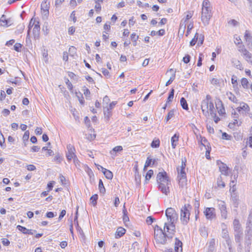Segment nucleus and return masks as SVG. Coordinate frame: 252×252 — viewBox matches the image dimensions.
Segmentation results:
<instances>
[{"instance_id":"1","label":"nucleus","mask_w":252,"mask_h":252,"mask_svg":"<svg viewBox=\"0 0 252 252\" xmlns=\"http://www.w3.org/2000/svg\"><path fill=\"white\" fill-rule=\"evenodd\" d=\"M168 222L164 223V231H169V230L174 231L175 229V223L178 219V215L172 208H168L165 211Z\"/></svg>"},{"instance_id":"2","label":"nucleus","mask_w":252,"mask_h":252,"mask_svg":"<svg viewBox=\"0 0 252 252\" xmlns=\"http://www.w3.org/2000/svg\"><path fill=\"white\" fill-rule=\"evenodd\" d=\"M191 206L189 204H186L182 207L180 211V220L183 225H187L189 220Z\"/></svg>"},{"instance_id":"3","label":"nucleus","mask_w":252,"mask_h":252,"mask_svg":"<svg viewBox=\"0 0 252 252\" xmlns=\"http://www.w3.org/2000/svg\"><path fill=\"white\" fill-rule=\"evenodd\" d=\"M186 159H185V160L182 159V165L180 168H178V179L179 181V185L180 187L183 188L185 185H186V183L187 181L186 173L185 172V167H186Z\"/></svg>"},{"instance_id":"4","label":"nucleus","mask_w":252,"mask_h":252,"mask_svg":"<svg viewBox=\"0 0 252 252\" xmlns=\"http://www.w3.org/2000/svg\"><path fill=\"white\" fill-rule=\"evenodd\" d=\"M211 99V96L208 94L206 95V98L203 99L201 102V110L203 115L206 117L209 116V106Z\"/></svg>"},{"instance_id":"5","label":"nucleus","mask_w":252,"mask_h":252,"mask_svg":"<svg viewBox=\"0 0 252 252\" xmlns=\"http://www.w3.org/2000/svg\"><path fill=\"white\" fill-rule=\"evenodd\" d=\"M212 17V13L210 9L202 8L201 21L204 26L208 25L209 20Z\"/></svg>"},{"instance_id":"6","label":"nucleus","mask_w":252,"mask_h":252,"mask_svg":"<svg viewBox=\"0 0 252 252\" xmlns=\"http://www.w3.org/2000/svg\"><path fill=\"white\" fill-rule=\"evenodd\" d=\"M163 230H160L159 233H154V238L157 243L162 245H165L166 243L167 239H166V234Z\"/></svg>"},{"instance_id":"7","label":"nucleus","mask_w":252,"mask_h":252,"mask_svg":"<svg viewBox=\"0 0 252 252\" xmlns=\"http://www.w3.org/2000/svg\"><path fill=\"white\" fill-rule=\"evenodd\" d=\"M218 205L220 212L221 218L226 220L227 218V211L225 202L222 200H218Z\"/></svg>"},{"instance_id":"8","label":"nucleus","mask_w":252,"mask_h":252,"mask_svg":"<svg viewBox=\"0 0 252 252\" xmlns=\"http://www.w3.org/2000/svg\"><path fill=\"white\" fill-rule=\"evenodd\" d=\"M158 183H162L166 184H170V181L169 177L167 176V173L164 171L159 172L157 177Z\"/></svg>"},{"instance_id":"9","label":"nucleus","mask_w":252,"mask_h":252,"mask_svg":"<svg viewBox=\"0 0 252 252\" xmlns=\"http://www.w3.org/2000/svg\"><path fill=\"white\" fill-rule=\"evenodd\" d=\"M221 236L225 240V242L228 246L229 252H232V241L230 238L227 229H223V230H222Z\"/></svg>"},{"instance_id":"10","label":"nucleus","mask_w":252,"mask_h":252,"mask_svg":"<svg viewBox=\"0 0 252 252\" xmlns=\"http://www.w3.org/2000/svg\"><path fill=\"white\" fill-rule=\"evenodd\" d=\"M67 152L66 154V157L68 161L73 159L75 161L76 156L75 155V149L74 147L71 144L67 146Z\"/></svg>"},{"instance_id":"11","label":"nucleus","mask_w":252,"mask_h":252,"mask_svg":"<svg viewBox=\"0 0 252 252\" xmlns=\"http://www.w3.org/2000/svg\"><path fill=\"white\" fill-rule=\"evenodd\" d=\"M204 214L208 220H212L216 217L215 209L213 207H208L205 209Z\"/></svg>"},{"instance_id":"12","label":"nucleus","mask_w":252,"mask_h":252,"mask_svg":"<svg viewBox=\"0 0 252 252\" xmlns=\"http://www.w3.org/2000/svg\"><path fill=\"white\" fill-rule=\"evenodd\" d=\"M217 165L219 166L220 171L221 172L222 174L227 175L228 174V167L224 163L222 162L220 160H217Z\"/></svg>"},{"instance_id":"13","label":"nucleus","mask_w":252,"mask_h":252,"mask_svg":"<svg viewBox=\"0 0 252 252\" xmlns=\"http://www.w3.org/2000/svg\"><path fill=\"white\" fill-rule=\"evenodd\" d=\"M158 184L159 190L165 195H167L169 192V185L170 184H162L161 183H158Z\"/></svg>"},{"instance_id":"14","label":"nucleus","mask_w":252,"mask_h":252,"mask_svg":"<svg viewBox=\"0 0 252 252\" xmlns=\"http://www.w3.org/2000/svg\"><path fill=\"white\" fill-rule=\"evenodd\" d=\"M183 243L177 238H175L174 251L176 252H182L183 251Z\"/></svg>"},{"instance_id":"15","label":"nucleus","mask_w":252,"mask_h":252,"mask_svg":"<svg viewBox=\"0 0 252 252\" xmlns=\"http://www.w3.org/2000/svg\"><path fill=\"white\" fill-rule=\"evenodd\" d=\"M40 25L39 22L37 21L36 23L34 24L33 30L32 33L34 35V38H38L40 33Z\"/></svg>"},{"instance_id":"16","label":"nucleus","mask_w":252,"mask_h":252,"mask_svg":"<svg viewBox=\"0 0 252 252\" xmlns=\"http://www.w3.org/2000/svg\"><path fill=\"white\" fill-rule=\"evenodd\" d=\"M99 166H100L101 167V170H102L103 174L104 175V176H105V177L107 179L111 180L113 178V175L111 171L103 168L101 165H99Z\"/></svg>"},{"instance_id":"17","label":"nucleus","mask_w":252,"mask_h":252,"mask_svg":"<svg viewBox=\"0 0 252 252\" xmlns=\"http://www.w3.org/2000/svg\"><path fill=\"white\" fill-rule=\"evenodd\" d=\"M179 134L175 133L172 137L171 139L172 147L175 149L178 144L179 140Z\"/></svg>"},{"instance_id":"18","label":"nucleus","mask_w":252,"mask_h":252,"mask_svg":"<svg viewBox=\"0 0 252 252\" xmlns=\"http://www.w3.org/2000/svg\"><path fill=\"white\" fill-rule=\"evenodd\" d=\"M126 229L123 227H119L115 233L116 238H119L123 236L126 233Z\"/></svg>"},{"instance_id":"19","label":"nucleus","mask_w":252,"mask_h":252,"mask_svg":"<svg viewBox=\"0 0 252 252\" xmlns=\"http://www.w3.org/2000/svg\"><path fill=\"white\" fill-rule=\"evenodd\" d=\"M156 161V159H153L150 157H148L144 167V170H146L147 168L150 166L152 163V165H154Z\"/></svg>"},{"instance_id":"20","label":"nucleus","mask_w":252,"mask_h":252,"mask_svg":"<svg viewBox=\"0 0 252 252\" xmlns=\"http://www.w3.org/2000/svg\"><path fill=\"white\" fill-rule=\"evenodd\" d=\"M242 56L246 61L252 65V54L250 52L247 51Z\"/></svg>"},{"instance_id":"21","label":"nucleus","mask_w":252,"mask_h":252,"mask_svg":"<svg viewBox=\"0 0 252 252\" xmlns=\"http://www.w3.org/2000/svg\"><path fill=\"white\" fill-rule=\"evenodd\" d=\"M104 119L106 121L108 122L110 118L112 116V112L109 108L104 109L103 111Z\"/></svg>"},{"instance_id":"22","label":"nucleus","mask_w":252,"mask_h":252,"mask_svg":"<svg viewBox=\"0 0 252 252\" xmlns=\"http://www.w3.org/2000/svg\"><path fill=\"white\" fill-rule=\"evenodd\" d=\"M0 23L3 26L8 27L10 25L9 24V20L6 19V16L2 15L0 19Z\"/></svg>"},{"instance_id":"23","label":"nucleus","mask_w":252,"mask_h":252,"mask_svg":"<svg viewBox=\"0 0 252 252\" xmlns=\"http://www.w3.org/2000/svg\"><path fill=\"white\" fill-rule=\"evenodd\" d=\"M242 235H243V232L242 231H235V233H234L235 241L236 243H240L241 242Z\"/></svg>"},{"instance_id":"24","label":"nucleus","mask_w":252,"mask_h":252,"mask_svg":"<svg viewBox=\"0 0 252 252\" xmlns=\"http://www.w3.org/2000/svg\"><path fill=\"white\" fill-rule=\"evenodd\" d=\"M233 226H234V231H242L241 230V225L240 224L239 221L237 219H234L233 220Z\"/></svg>"},{"instance_id":"25","label":"nucleus","mask_w":252,"mask_h":252,"mask_svg":"<svg viewBox=\"0 0 252 252\" xmlns=\"http://www.w3.org/2000/svg\"><path fill=\"white\" fill-rule=\"evenodd\" d=\"M180 103L182 107V108L186 110H188L189 109L188 104L187 102L186 99L184 97H182L180 99Z\"/></svg>"},{"instance_id":"26","label":"nucleus","mask_w":252,"mask_h":252,"mask_svg":"<svg viewBox=\"0 0 252 252\" xmlns=\"http://www.w3.org/2000/svg\"><path fill=\"white\" fill-rule=\"evenodd\" d=\"M123 150V147L121 146H117L114 147L112 150L110 152V154L112 155H115L116 153L118 152H120Z\"/></svg>"},{"instance_id":"27","label":"nucleus","mask_w":252,"mask_h":252,"mask_svg":"<svg viewBox=\"0 0 252 252\" xmlns=\"http://www.w3.org/2000/svg\"><path fill=\"white\" fill-rule=\"evenodd\" d=\"M98 189L100 193H104L105 192V189L104 188L103 182L101 179H100L99 180Z\"/></svg>"},{"instance_id":"28","label":"nucleus","mask_w":252,"mask_h":252,"mask_svg":"<svg viewBox=\"0 0 252 252\" xmlns=\"http://www.w3.org/2000/svg\"><path fill=\"white\" fill-rule=\"evenodd\" d=\"M226 95L228 96V98L229 100L232 101L234 103H236L237 101V99L236 96L232 94L231 92L227 93Z\"/></svg>"},{"instance_id":"29","label":"nucleus","mask_w":252,"mask_h":252,"mask_svg":"<svg viewBox=\"0 0 252 252\" xmlns=\"http://www.w3.org/2000/svg\"><path fill=\"white\" fill-rule=\"evenodd\" d=\"M131 39L133 42V46H135L137 45V40H138L139 36L138 35H136L135 33H133L131 34Z\"/></svg>"},{"instance_id":"30","label":"nucleus","mask_w":252,"mask_h":252,"mask_svg":"<svg viewBox=\"0 0 252 252\" xmlns=\"http://www.w3.org/2000/svg\"><path fill=\"white\" fill-rule=\"evenodd\" d=\"M245 39L247 42H251L252 39V36H251L249 31H246L244 35Z\"/></svg>"},{"instance_id":"31","label":"nucleus","mask_w":252,"mask_h":252,"mask_svg":"<svg viewBox=\"0 0 252 252\" xmlns=\"http://www.w3.org/2000/svg\"><path fill=\"white\" fill-rule=\"evenodd\" d=\"M199 232L200 235L204 237H206L208 236V233L205 227H201L199 229Z\"/></svg>"},{"instance_id":"32","label":"nucleus","mask_w":252,"mask_h":252,"mask_svg":"<svg viewBox=\"0 0 252 252\" xmlns=\"http://www.w3.org/2000/svg\"><path fill=\"white\" fill-rule=\"evenodd\" d=\"M124 209L123 210V221L124 222L129 221V218L127 216V212L126 210L125 209V206H124Z\"/></svg>"},{"instance_id":"33","label":"nucleus","mask_w":252,"mask_h":252,"mask_svg":"<svg viewBox=\"0 0 252 252\" xmlns=\"http://www.w3.org/2000/svg\"><path fill=\"white\" fill-rule=\"evenodd\" d=\"M98 199V195L97 194H95L93 195L90 198V201L92 203L93 206H95L97 203V200Z\"/></svg>"},{"instance_id":"34","label":"nucleus","mask_w":252,"mask_h":252,"mask_svg":"<svg viewBox=\"0 0 252 252\" xmlns=\"http://www.w3.org/2000/svg\"><path fill=\"white\" fill-rule=\"evenodd\" d=\"M241 84L244 88L247 89L249 87V81L246 78H243L241 79Z\"/></svg>"},{"instance_id":"35","label":"nucleus","mask_w":252,"mask_h":252,"mask_svg":"<svg viewBox=\"0 0 252 252\" xmlns=\"http://www.w3.org/2000/svg\"><path fill=\"white\" fill-rule=\"evenodd\" d=\"M174 90L173 89H171L169 94V95H168V98H167V101L166 102L167 103H168L169 102L172 101V99H173V97H174Z\"/></svg>"},{"instance_id":"36","label":"nucleus","mask_w":252,"mask_h":252,"mask_svg":"<svg viewBox=\"0 0 252 252\" xmlns=\"http://www.w3.org/2000/svg\"><path fill=\"white\" fill-rule=\"evenodd\" d=\"M214 109H215V108H214V104L212 102L210 101V103H209V113L210 112V113L212 116H213L214 114H215L216 113L215 112Z\"/></svg>"},{"instance_id":"37","label":"nucleus","mask_w":252,"mask_h":252,"mask_svg":"<svg viewBox=\"0 0 252 252\" xmlns=\"http://www.w3.org/2000/svg\"><path fill=\"white\" fill-rule=\"evenodd\" d=\"M174 115V110H170L168 114L166 117L165 118V121L166 122H167L170 119H171Z\"/></svg>"},{"instance_id":"38","label":"nucleus","mask_w":252,"mask_h":252,"mask_svg":"<svg viewBox=\"0 0 252 252\" xmlns=\"http://www.w3.org/2000/svg\"><path fill=\"white\" fill-rule=\"evenodd\" d=\"M184 19H182L181 21L179 28V32L181 30L183 31V33L184 32L186 28V22L183 21Z\"/></svg>"},{"instance_id":"39","label":"nucleus","mask_w":252,"mask_h":252,"mask_svg":"<svg viewBox=\"0 0 252 252\" xmlns=\"http://www.w3.org/2000/svg\"><path fill=\"white\" fill-rule=\"evenodd\" d=\"M198 34L197 33H196L195 34L194 38L190 42L189 44H190V46H193L196 44V43L198 40Z\"/></svg>"},{"instance_id":"40","label":"nucleus","mask_w":252,"mask_h":252,"mask_svg":"<svg viewBox=\"0 0 252 252\" xmlns=\"http://www.w3.org/2000/svg\"><path fill=\"white\" fill-rule=\"evenodd\" d=\"M202 8L210 9V2L208 0H204L202 3Z\"/></svg>"},{"instance_id":"41","label":"nucleus","mask_w":252,"mask_h":252,"mask_svg":"<svg viewBox=\"0 0 252 252\" xmlns=\"http://www.w3.org/2000/svg\"><path fill=\"white\" fill-rule=\"evenodd\" d=\"M49 6L48 5L46 1L42 2V3L41 4V11L45 10V9H46V10H49Z\"/></svg>"},{"instance_id":"42","label":"nucleus","mask_w":252,"mask_h":252,"mask_svg":"<svg viewBox=\"0 0 252 252\" xmlns=\"http://www.w3.org/2000/svg\"><path fill=\"white\" fill-rule=\"evenodd\" d=\"M193 22H190L188 25L187 28V31L186 33V36H188L189 34L190 31L193 29Z\"/></svg>"},{"instance_id":"43","label":"nucleus","mask_w":252,"mask_h":252,"mask_svg":"<svg viewBox=\"0 0 252 252\" xmlns=\"http://www.w3.org/2000/svg\"><path fill=\"white\" fill-rule=\"evenodd\" d=\"M17 228L24 234L27 233L28 229H27L25 227L18 225L17 226Z\"/></svg>"},{"instance_id":"44","label":"nucleus","mask_w":252,"mask_h":252,"mask_svg":"<svg viewBox=\"0 0 252 252\" xmlns=\"http://www.w3.org/2000/svg\"><path fill=\"white\" fill-rule=\"evenodd\" d=\"M167 232H169V234H166V239H167H167H171L173 238V237L175 234V229H174V231L169 230V231H167Z\"/></svg>"},{"instance_id":"45","label":"nucleus","mask_w":252,"mask_h":252,"mask_svg":"<svg viewBox=\"0 0 252 252\" xmlns=\"http://www.w3.org/2000/svg\"><path fill=\"white\" fill-rule=\"evenodd\" d=\"M30 132L28 130L26 131L24 134L23 136V142L26 141L29 142L28 139L29 138Z\"/></svg>"},{"instance_id":"46","label":"nucleus","mask_w":252,"mask_h":252,"mask_svg":"<svg viewBox=\"0 0 252 252\" xmlns=\"http://www.w3.org/2000/svg\"><path fill=\"white\" fill-rule=\"evenodd\" d=\"M69 53L70 56H74L76 53V49L74 46H71L69 48Z\"/></svg>"},{"instance_id":"47","label":"nucleus","mask_w":252,"mask_h":252,"mask_svg":"<svg viewBox=\"0 0 252 252\" xmlns=\"http://www.w3.org/2000/svg\"><path fill=\"white\" fill-rule=\"evenodd\" d=\"M160 141L159 140H153L151 143V147L158 148L159 146Z\"/></svg>"},{"instance_id":"48","label":"nucleus","mask_w":252,"mask_h":252,"mask_svg":"<svg viewBox=\"0 0 252 252\" xmlns=\"http://www.w3.org/2000/svg\"><path fill=\"white\" fill-rule=\"evenodd\" d=\"M42 56L44 58V60L45 62L47 63L48 61V52H47V50H46L45 49L43 50V51L42 52Z\"/></svg>"},{"instance_id":"49","label":"nucleus","mask_w":252,"mask_h":252,"mask_svg":"<svg viewBox=\"0 0 252 252\" xmlns=\"http://www.w3.org/2000/svg\"><path fill=\"white\" fill-rule=\"evenodd\" d=\"M175 78V72L173 73V74L170 77V79L167 81L166 83L165 86H167L171 84Z\"/></svg>"},{"instance_id":"50","label":"nucleus","mask_w":252,"mask_h":252,"mask_svg":"<svg viewBox=\"0 0 252 252\" xmlns=\"http://www.w3.org/2000/svg\"><path fill=\"white\" fill-rule=\"evenodd\" d=\"M96 4L94 6L95 11L97 13H99L101 9V5L99 2H98L97 0H95V1Z\"/></svg>"},{"instance_id":"51","label":"nucleus","mask_w":252,"mask_h":252,"mask_svg":"<svg viewBox=\"0 0 252 252\" xmlns=\"http://www.w3.org/2000/svg\"><path fill=\"white\" fill-rule=\"evenodd\" d=\"M154 172L152 170H149L146 175L145 178L146 180H149L153 176Z\"/></svg>"},{"instance_id":"52","label":"nucleus","mask_w":252,"mask_h":252,"mask_svg":"<svg viewBox=\"0 0 252 252\" xmlns=\"http://www.w3.org/2000/svg\"><path fill=\"white\" fill-rule=\"evenodd\" d=\"M192 15H193V13L192 11H188L187 13V14L186 16V18L185 19H184L183 21L187 22V21L188 20H189L192 17Z\"/></svg>"},{"instance_id":"53","label":"nucleus","mask_w":252,"mask_h":252,"mask_svg":"<svg viewBox=\"0 0 252 252\" xmlns=\"http://www.w3.org/2000/svg\"><path fill=\"white\" fill-rule=\"evenodd\" d=\"M22 48V44L19 43H16L14 45V49L17 52H20Z\"/></svg>"},{"instance_id":"54","label":"nucleus","mask_w":252,"mask_h":252,"mask_svg":"<svg viewBox=\"0 0 252 252\" xmlns=\"http://www.w3.org/2000/svg\"><path fill=\"white\" fill-rule=\"evenodd\" d=\"M234 63V65H235L237 68L239 69H242L243 68L242 65L241 64L240 62L238 60H235V62H233Z\"/></svg>"},{"instance_id":"55","label":"nucleus","mask_w":252,"mask_h":252,"mask_svg":"<svg viewBox=\"0 0 252 252\" xmlns=\"http://www.w3.org/2000/svg\"><path fill=\"white\" fill-rule=\"evenodd\" d=\"M41 14L43 19H47L49 16V10H42L41 11Z\"/></svg>"},{"instance_id":"56","label":"nucleus","mask_w":252,"mask_h":252,"mask_svg":"<svg viewBox=\"0 0 252 252\" xmlns=\"http://www.w3.org/2000/svg\"><path fill=\"white\" fill-rule=\"evenodd\" d=\"M238 51L241 52L242 55L244 54L245 52H246L248 50L245 48L244 45H240L238 47Z\"/></svg>"},{"instance_id":"57","label":"nucleus","mask_w":252,"mask_h":252,"mask_svg":"<svg viewBox=\"0 0 252 252\" xmlns=\"http://www.w3.org/2000/svg\"><path fill=\"white\" fill-rule=\"evenodd\" d=\"M203 57H204V55H203V54L200 53L199 54V59H198L197 64V65L198 66H201V65H202V61Z\"/></svg>"},{"instance_id":"58","label":"nucleus","mask_w":252,"mask_h":252,"mask_svg":"<svg viewBox=\"0 0 252 252\" xmlns=\"http://www.w3.org/2000/svg\"><path fill=\"white\" fill-rule=\"evenodd\" d=\"M54 184H55L54 181H51L47 184V189H48L47 190L48 191H50V190L53 189V186H54Z\"/></svg>"},{"instance_id":"59","label":"nucleus","mask_w":252,"mask_h":252,"mask_svg":"<svg viewBox=\"0 0 252 252\" xmlns=\"http://www.w3.org/2000/svg\"><path fill=\"white\" fill-rule=\"evenodd\" d=\"M231 138V136L229 135V134H228L227 133H226V132L222 133V138L223 139L230 140Z\"/></svg>"},{"instance_id":"60","label":"nucleus","mask_w":252,"mask_h":252,"mask_svg":"<svg viewBox=\"0 0 252 252\" xmlns=\"http://www.w3.org/2000/svg\"><path fill=\"white\" fill-rule=\"evenodd\" d=\"M211 83L213 85H219L220 82L219 80L217 78H212L211 80Z\"/></svg>"},{"instance_id":"61","label":"nucleus","mask_w":252,"mask_h":252,"mask_svg":"<svg viewBox=\"0 0 252 252\" xmlns=\"http://www.w3.org/2000/svg\"><path fill=\"white\" fill-rule=\"evenodd\" d=\"M241 108L242 109V111L247 112L249 111V106L246 104L243 103L242 105H241Z\"/></svg>"},{"instance_id":"62","label":"nucleus","mask_w":252,"mask_h":252,"mask_svg":"<svg viewBox=\"0 0 252 252\" xmlns=\"http://www.w3.org/2000/svg\"><path fill=\"white\" fill-rule=\"evenodd\" d=\"M154 220H155V218L152 216H149L147 218L146 222L148 224H151Z\"/></svg>"},{"instance_id":"63","label":"nucleus","mask_w":252,"mask_h":252,"mask_svg":"<svg viewBox=\"0 0 252 252\" xmlns=\"http://www.w3.org/2000/svg\"><path fill=\"white\" fill-rule=\"evenodd\" d=\"M190 60V56L189 55H187L183 58V61L185 63H187L189 62Z\"/></svg>"},{"instance_id":"64","label":"nucleus","mask_w":252,"mask_h":252,"mask_svg":"<svg viewBox=\"0 0 252 252\" xmlns=\"http://www.w3.org/2000/svg\"><path fill=\"white\" fill-rule=\"evenodd\" d=\"M218 186L219 187L221 188H224L225 187V184L223 182L221 181V179H220L219 178L218 179Z\"/></svg>"}]
</instances>
